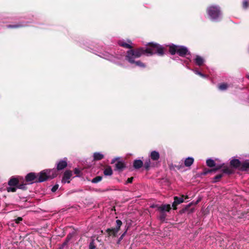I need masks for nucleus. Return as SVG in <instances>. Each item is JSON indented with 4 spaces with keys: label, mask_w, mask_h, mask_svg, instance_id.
<instances>
[{
    "label": "nucleus",
    "mask_w": 249,
    "mask_h": 249,
    "mask_svg": "<svg viewBox=\"0 0 249 249\" xmlns=\"http://www.w3.org/2000/svg\"><path fill=\"white\" fill-rule=\"evenodd\" d=\"M127 229H126L125 230V231L120 237V238H119V239L117 241V244H119L120 243V242L122 241V240L124 238V236L125 235V234L127 232Z\"/></svg>",
    "instance_id": "30"
},
{
    "label": "nucleus",
    "mask_w": 249,
    "mask_h": 249,
    "mask_svg": "<svg viewBox=\"0 0 249 249\" xmlns=\"http://www.w3.org/2000/svg\"><path fill=\"white\" fill-rule=\"evenodd\" d=\"M183 196L181 197H178V196H175L174 197V201H175V203L177 204H179L184 201L183 199Z\"/></svg>",
    "instance_id": "21"
},
{
    "label": "nucleus",
    "mask_w": 249,
    "mask_h": 249,
    "mask_svg": "<svg viewBox=\"0 0 249 249\" xmlns=\"http://www.w3.org/2000/svg\"><path fill=\"white\" fill-rule=\"evenodd\" d=\"M133 178H128L127 180V183H131L133 181Z\"/></svg>",
    "instance_id": "38"
},
{
    "label": "nucleus",
    "mask_w": 249,
    "mask_h": 249,
    "mask_svg": "<svg viewBox=\"0 0 249 249\" xmlns=\"http://www.w3.org/2000/svg\"><path fill=\"white\" fill-rule=\"evenodd\" d=\"M118 158H115V159H114L112 160V161H111V163H113L115 162V160L117 159Z\"/></svg>",
    "instance_id": "43"
},
{
    "label": "nucleus",
    "mask_w": 249,
    "mask_h": 249,
    "mask_svg": "<svg viewBox=\"0 0 249 249\" xmlns=\"http://www.w3.org/2000/svg\"><path fill=\"white\" fill-rule=\"evenodd\" d=\"M157 207V210L160 212H169L171 209V207L170 204H162L161 205H156Z\"/></svg>",
    "instance_id": "6"
},
{
    "label": "nucleus",
    "mask_w": 249,
    "mask_h": 249,
    "mask_svg": "<svg viewBox=\"0 0 249 249\" xmlns=\"http://www.w3.org/2000/svg\"><path fill=\"white\" fill-rule=\"evenodd\" d=\"M93 159L95 160H99L104 158V155L100 152H95L93 155Z\"/></svg>",
    "instance_id": "16"
},
{
    "label": "nucleus",
    "mask_w": 249,
    "mask_h": 249,
    "mask_svg": "<svg viewBox=\"0 0 249 249\" xmlns=\"http://www.w3.org/2000/svg\"><path fill=\"white\" fill-rule=\"evenodd\" d=\"M194 60L196 64L199 66H202L204 62L203 58L199 55H196Z\"/></svg>",
    "instance_id": "11"
},
{
    "label": "nucleus",
    "mask_w": 249,
    "mask_h": 249,
    "mask_svg": "<svg viewBox=\"0 0 249 249\" xmlns=\"http://www.w3.org/2000/svg\"><path fill=\"white\" fill-rule=\"evenodd\" d=\"M149 157L153 161H158L160 159L159 153L157 151H152L149 154Z\"/></svg>",
    "instance_id": "10"
},
{
    "label": "nucleus",
    "mask_w": 249,
    "mask_h": 249,
    "mask_svg": "<svg viewBox=\"0 0 249 249\" xmlns=\"http://www.w3.org/2000/svg\"><path fill=\"white\" fill-rule=\"evenodd\" d=\"M22 220V218L21 217H18V218H17L15 221L17 223H19L20 221Z\"/></svg>",
    "instance_id": "37"
},
{
    "label": "nucleus",
    "mask_w": 249,
    "mask_h": 249,
    "mask_svg": "<svg viewBox=\"0 0 249 249\" xmlns=\"http://www.w3.org/2000/svg\"><path fill=\"white\" fill-rule=\"evenodd\" d=\"M124 163L120 161H118L115 164V168L116 170L121 171L124 168Z\"/></svg>",
    "instance_id": "19"
},
{
    "label": "nucleus",
    "mask_w": 249,
    "mask_h": 249,
    "mask_svg": "<svg viewBox=\"0 0 249 249\" xmlns=\"http://www.w3.org/2000/svg\"><path fill=\"white\" fill-rule=\"evenodd\" d=\"M223 167V165H220L219 166H218L217 167H216L214 170H218L221 168H222Z\"/></svg>",
    "instance_id": "42"
},
{
    "label": "nucleus",
    "mask_w": 249,
    "mask_h": 249,
    "mask_svg": "<svg viewBox=\"0 0 249 249\" xmlns=\"http://www.w3.org/2000/svg\"><path fill=\"white\" fill-rule=\"evenodd\" d=\"M207 12L209 18L213 21H217L221 18L222 14L218 6H210L208 7Z\"/></svg>",
    "instance_id": "3"
},
{
    "label": "nucleus",
    "mask_w": 249,
    "mask_h": 249,
    "mask_svg": "<svg viewBox=\"0 0 249 249\" xmlns=\"http://www.w3.org/2000/svg\"><path fill=\"white\" fill-rule=\"evenodd\" d=\"M27 26L26 24H17L14 25H9L8 27L9 28H19L21 27H24Z\"/></svg>",
    "instance_id": "29"
},
{
    "label": "nucleus",
    "mask_w": 249,
    "mask_h": 249,
    "mask_svg": "<svg viewBox=\"0 0 249 249\" xmlns=\"http://www.w3.org/2000/svg\"><path fill=\"white\" fill-rule=\"evenodd\" d=\"M18 179L14 177H12L8 181V185L9 186H17L18 185Z\"/></svg>",
    "instance_id": "14"
},
{
    "label": "nucleus",
    "mask_w": 249,
    "mask_h": 249,
    "mask_svg": "<svg viewBox=\"0 0 249 249\" xmlns=\"http://www.w3.org/2000/svg\"><path fill=\"white\" fill-rule=\"evenodd\" d=\"M156 205H152L151 207L152 208H157V207H156Z\"/></svg>",
    "instance_id": "44"
},
{
    "label": "nucleus",
    "mask_w": 249,
    "mask_h": 249,
    "mask_svg": "<svg viewBox=\"0 0 249 249\" xmlns=\"http://www.w3.org/2000/svg\"><path fill=\"white\" fill-rule=\"evenodd\" d=\"M56 165L57 169H55L56 170V173L57 174L58 170H61L67 166V159L64 158L63 160H60L57 162Z\"/></svg>",
    "instance_id": "7"
},
{
    "label": "nucleus",
    "mask_w": 249,
    "mask_h": 249,
    "mask_svg": "<svg viewBox=\"0 0 249 249\" xmlns=\"http://www.w3.org/2000/svg\"><path fill=\"white\" fill-rule=\"evenodd\" d=\"M74 172H75V173L76 174H78L80 173V171L77 169H75L74 170Z\"/></svg>",
    "instance_id": "40"
},
{
    "label": "nucleus",
    "mask_w": 249,
    "mask_h": 249,
    "mask_svg": "<svg viewBox=\"0 0 249 249\" xmlns=\"http://www.w3.org/2000/svg\"><path fill=\"white\" fill-rule=\"evenodd\" d=\"M231 165L234 168H238L240 166L241 162L238 159H232L231 162Z\"/></svg>",
    "instance_id": "12"
},
{
    "label": "nucleus",
    "mask_w": 249,
    "mask_h": 249,
    "mask_svg": "<svg viewBox=\"0 0 249 249\" xmlns=\"http://www.w3.org/2000/svg\"><path fill=\"white\" fill-rule=\"evenodd\" d=\"M143 162L140 160H135L133 162V166L135 169H140L143 165Z\"/></svg>",
    "instance_id": "13"
},
{
    "label": "nucleus",
    "mask_w": 249,
    "mask_h": 249,
    "mask_svg": "<svg viewBox=\"0 0 249 249\" xmlns=\"http://www.w3.org/2000/svg\"><path fill=\"white\" fill-rule=\"evenodd\" d=\"M247 77L249 79V74L247 75Z\"/></svg>",
    "instance_id": "45"
},
{
    "label": "nucleus",
    "mask_w": 249,
    "mask_h": 249,
    "mask_svg": "<svg viewBox=\"0 0 249 249\" xmlns=\"http://www.w3.org/2000/svg\"><path fill=\"white\" fill-rule=\"evenodd\" d=\"M56 170L53 168L46 169L42 171L39 174L30 173L25 177L26 181L30 184L35 182H42L49 178H53L56 177Z\"/></svg>",
    "instance_id": "2"
},
{
    "label": "nucleus",
    "mask_w": 249,
    "mask_h": 249,
    "mask_svg": "<svg viewBox=\"0 0 249 249\" xmlns=\"http://www.w3.org/2000/svg\"><path fill=\"white\" fill-rule=\"evenodd\" d=\"M72 175V172L70 171H66L64 174L63 177L62 179L63 183H69L70 179Z\"/></svg>",
    "instance_id": "8"
},
{
    "label": "nucleus",
    "mask_w": 249,
    "mask_h": 249,
    "mask_svg": "<svg viewBox=\"0 0 249 249\" xmlns=\"http://www.w3.org/2000/svg\"><path fill=\"white\" fill-rule=\"evenodd\" d=\"M178 204H176V203H175V201H174V202L172 204V207L174 208V209H177V205Z\"/></svg>",
    "instance_id": "39"
},
{
    "label": "nucleus",
    "mask_w": 249,
    "mask_h": 249,
    "mask_svg": "<svg viewBox=\"0 0 249 249\" xmlns=\"http://www.w3.org/2000/svg\"><path fill=\"white\" fill-rule=\"evenodd\" d=\"M131 41L129 40H128L127 42L124 40H119L118 42V44L120 46L127 49H131L132 47L131 45Z\"/></svg>",
    "instance_id": "9"
},
{
    "label": "nucleus",
    "mask_w": 249,
    "mask_h": 249,
    "mask_svg": "<svg viewBox=\"0 0 249 249\" xmlns=\"http://www.w3.org/2000/svg\"><path fill=\"white\" fill-rule=\"evenodd\" d=\"M241 169L242 170L247 171L249 170V161H245V162L241 163Z\"/></svg>",
    "instance_id": "18"
},
{
    "label": "nucleus",
    "mask_w": 249,
    "mask_h": 249,
    "mask_svg": "<svg viewBox=\"0 0 249 249\" xmlns=\"http://www.w3.org/2000/svg\"><path fill=\"white\" fill-rule=\"evenodd\" d=\"M249 6V2L247 0H244L243 2V7L247 9Z\"/></svg>",
    "instance_id": "33"
},
{
    "label": "nucleus",
    "mask_w": 249,
    "mask_h": 249,
    "mask_svg": "<svg viewBox=\"0 0 249 249\" xmlns=\"http://www.w3.org/2000/svg\"><path fill=\"white\" fill-rule=\"evenodd\" d=\"M228 87V85L226 83H222L218 86V89L221 90H225Z\"/></svg>",
    "instance_id": "24"
},
{
    "label": "nucleus",
    "mask_w": 249,
    "mask_h": 249,
    "mask_svg": "<svg viewBox=\"0 0 249 249\" xmlns=\"http://www.w3.org/2000/svg\"><path fill=\"white\" fill-rule=\"evenodd\" d=\"M194 159L192 157H188L185 160L184 164L187 167H190L194 162Z\"/></svg>",
    "instance_id": "15"
},
{
    "label": "nucleus",
    "mask_w": 249,
    "mask_h": 249,
    "mask_svg": "<svg viewBox=\"0 0 249 249\" xmlns=\"http://www.w3.org/2000/svg\"><path fill=\"white\" fill-rule=\"evenodd\" d=\"M72 233L69 234L67 237V242H68L72 238Z\"/></svg>",
    "instance_id": "36"
},
{
    "label": "nucleus",
    "mask_w": 249,
    "mask_h": 249,
    "mask_svg": "<svg viewBox=\"0 0 249 249\" xmlns=\"http://www.w3.org/2000/svg\"><path fill=\"white\" fill-rule=\"evenodd\" d=\"M102 179V177L100 176H97L93 178L92 180V182L96 183L100 181Z\"/></svg>",
    "instance_id": "25"
},
{
    "label": "nucleus",
    "mask_w": 249,
    "mask_h": 249,
    "mask_svg": "<svg viewBox=\"0 0 249 249\" xmlns=\"http://www.w3.org/2000/svg\"><path fill=\"white\" fill-rule=\"evenodd\" d=\"M223 176V174H219L217 175H216L214 178V180H213V182H216L219 179H220Z\"/></svg>",
    "instance_id": "31"
},
{
    "label": "nucleus",
    "mask_w": 249,
    "mask_h": 249,
    "mask_svg": "<svg viewBox=\"0 0 249 249\" xmlns=\"http://www.w3.org/2000/svg\"><path fill=\"white\" fill-rule=\"evenodd\" d=\"M59 185L58 184H55L53 186L52 188V191L53 192H55L58 188Z\"/></svg>",
    "instance_id": "35"
},
{
    "label": "nucleus",
    "mask_w": 249,
    "mask_h": 249,
    "mask_svg": "<svg viewBox=\"0 0 249 249\" xmlns=\"http://www.w3.org/2000/svg\"><path fill=\"white\" fill-rule=\"evenodd\" d=\"M211 171H212V170H208V171H205L203 173L204 175H206L208 173H210L211 172Z\"/></svg>",
    "instance_id": "41"
},
{
    "label": "nucleus",
    "mask_w": 249,
    "mask_h": 249,
    "mask_svg": "<svg viewBox=\"0 0 249 249\" xmlns=\"http://www.w3.org/2000/svg\"><path fill=\"white\" fill-rule=\"evenodd\" d=\"M223 171L224 173L228 174H230L232 172L231 170L230 169H229V168H226L224 169Z\"/></svg>",
    "instance_id": "34"
},
{
    "label": "nucleus",
    "mask_w": 249,
    "mask_h": 249,
    "mask_svg": "<svg viewBox=\"0 0 249 249\" xmlns=\"http://www.w3.org/2000/svg\"><path fill=\"white\" fill-rule=\"evenodd\" d=\"M16 190L17 187H16V186H10V187L7 188V191L8 192H16Z\"/></svg>",
    "instance_id": "26"
},
{
    "label": "nucleus",
    "mask_w": 249,
    "mask_h": 249,
    "mask_svg": "<svg viewBox=\"0 0 249 249\" xmlns=\"http://www.w3.org/2000/svg\"><path fill=\"white\" fill-rule=\"evenodd\" d=\"M206 164L210 167H213L215 165L214 161L211 159H209L206 160Z\"/></svg>",
    "instance_id": "20"
},
{
    "label": "nucleus",
    "mask_w": 249,
    "mask_h": 249,
    "mask_svg": "<svg viewBox=\"0 0 249 249\" xmlns=\"http://www.w3.org/2000/svg\"><path fill=\"white\" fill-rule=\"evenodd\" d=\"M116 227L114 228L107 229V232L108 233L109 236H116L117 233L120 229V227L122 225V222L120 220H117L116 221Z\"/></svg>",
    "instance_id": "5"
},
{
    "label": "nucleus",
    "mask_w": 249,
    "mask_h": 249,
    "mask_svg": "<svg viewBox=\"0 0 249 249\" xmlns=\"http://www.w3.org/2000/svg\"><path fill=\"white\" fill-rule=\"evenodd\" d=\"M17 188H18V189H23V190H24L26 188V184H18V185H17Z\"/></svg>",
    "instance_id": "32"
},
{
    "label": "nucleus",
    "mask_w": 249,
    "mask_h": 249,
    "mask_svg": "<svg viewBox=\"0 0 249 249\" xmlns=\"http://www.w3.org/2000/svg\"><path fill=\"white\" fill-rule=\"evenodd\" d=\"M95 248L94 240L92 239L89 243V249H95Z\"/></svg>",
    "instance_id": "28"
},
{
    "label": "nucleus",
    "mask_w": 249,
    "mask_h": 249,
    "mask_svg": "<svg viewBox=\"0 0 249 249\" xmlns=\"http://www.w3.org/2000/svg\"><path fill=\"white\" fill-rule=\"evenodd\" d=\"M157 53L159 55H163L164 53V48L157 43H149V46L144 48H140L136 50H129L127 52L126 55L123 53H117L114 56L107 52L102 53L101 57L104 59L112 61L117 65L123 66L125 60L134 66L144 68L145 65L140 61H135V59L140 57L142 55L147 56L152 55Z\"/></svg>",
    "instance_id": "1"
},
{
    "label": "nucleus",
    "mask_w": 249,
    "mask_h": 249,
    "mask_svg": "<svg viewBox=\"0 0 249 249\" xmlns=\"http://www.w3.org/2000/svg\"><path fill=\"white\" fill-rule=\"evenodd\" d=\"M160 214L159 216V218L161 221H164L166 216V214L165 213H164L163 212H160Z\"/></svg>",
    "instance_id": "27"
},
{
    "label": "nucleus",
    "mask_w": 249,
    "mask_h": 249,
    "mask_svg": "<svg viewBox=\"0 0 249 249\" xmlns=\"http://www.w3.org/2000/svg\"><path fill=\"white\" fill-rule=\"evenodd\" d=\"M192 70L195 72V74L199 75L201 77H203V78H207L208 77V76L207 75H205V74L201 73V72L199 71H197L196 70Z\"/></svg>",
    "instance_id": "23"
},
{
    "label": "nucleus",
    "mask_w": 249,
    "mask_h": 249,
    "mask_svg": "<svg viewBox=\"0 0 249 249\" xmlns=\"http://www.w3.org/2000/svg\"><path fill=\"white\" fill-rule=\"evenodd\" d=\"M169 52L172 55L177 53L180 56H184L187 54H190V52L187 47L183 46H177L175 45L170 46Z\"/></svg>",
    "instance_id": "4"
},
{
    "label": "nucleus",
    "mask_w": 249,
    "mask_h": 249,
    "mask_svg": "<svg viewBox=\"0 0 249 249\" xmlns=\"http://www.w3.org/2000/svg\"><path fill=\"white\" fill-rule=\"evenodd\" d=\"M153 166L154 165L152 164L150 159H148L146 160L144 164V167L146 170H148L151 167Z\"/></svg>",
    "instance_id": "17"
},
{
    "label": "nucleus",
    "mask_w": 249,
    "mask_h": 249,
    "mask_svg": "<svg viewBox=\"0 0 249 249\" xmlns=\"http://www.w3.org/2000/svg\"><path fill=\"white\" fill-rule=\"evenodd\" d=\"M104 173L106 176H111L112 174V170L110 167H108L105 169Z\"/></svg>",
    "instance_id": "22"
}]
</instances>
